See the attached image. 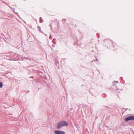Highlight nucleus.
<instances>
[{
  "instance_id": "nucleus-4",
  "label": "nucleus",
  "mask_w": 134,
  "mask_h": 134,
  "mask_svg": "<svg viewBox=\"0 0 134 134\" xmlns=\"http://www.w3.org/2000/svg\"><path fill=\"white\" fill-rule=\"evenodd\" d=\"M2 86L3 84L1 82H0V88H1L2 87Z\"/></svg>"
},
{
  "instance_id": "nucleus-1",
  "label": "nucleus",
  "mask_w": 134,
  "mask_h": 134,
  "mask_svg": "<svg viewBox=\"0 0 134 134\" xmlns=\"http://www.w3.org/2000/svg\"><path fill=\"white\" fill-rule=\"evenodd\" d=\"M68 124L67 122L65 121H62L59 122L57 125V127L59 129L63 126H68Z\"/></svg>"
},
{
  "instance_id": "nucleus-3",
  "label": "nucleus",
  "mask_w": 134,
  "mask_h": 134,
  "mask_svg": "<svg viewBox=\"0 0 134 134\" xmlns=\"http://www.w3.org/2000/svg\"><path fill=\"white\" fill-rule=\"evenodd\" d=\"M55 134H65V132L62 131H55Z\"/></svg>"
},
{
  "instance_id": "nucleus-2",
  "label": "nucleus",
  "mask_w": 134,
  "mask_h": 134,
  "mask_svg": "<svg viewBox=\"0 0 134 134\" xmlns=\"http://www.w3.org/2000/svg\"><path fill=\"white\" fill-rule=\"evenodd\" d=\"M134 120V116H130L129 117L125 118V121H127L129 120Z\"/></svg>"
}]
</instances>
